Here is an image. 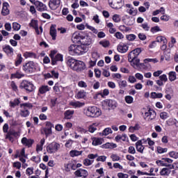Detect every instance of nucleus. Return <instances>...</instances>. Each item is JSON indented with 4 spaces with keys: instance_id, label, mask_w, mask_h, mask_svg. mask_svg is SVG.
Returning <instances> with one entry per match:
<instances>
[{
    "instance_id": "f257e3e1",
    "label": "nucleus",
    "mask_w": 178,
    "mask_h": 178,
    "mask_svg": "<svg viewBox=\"0 0 178 178\" xmlns=\"http://www.w3.org/2000/svg\"><path fill=\"white\" fill-rule=\"evenodd\" d=\"M67 66H69L72 70L75 72H83L86 70V63L81 60H77L73 58H70L67 62Z\"/></svg>"
},
{
    "instance_id": "f03ea898",
    "label": "nucleus",
    "mask_w": 178,
    "mask_h": 178,
    "mask_svg": "<svg viewBox=\"0 0 178 178\" xmlns=\"http://www.w3.org/2000/svg\"><path fill=\"white\" fill-rule=\"evenodd\" d=\"M68 51L70 55H72V56H74V55H84L88 51V47L82 44H72L69 47Z\"/></svg>"
},
{
    "instance_id": "7ed1b4c3",
    "label": "nucleus",
    "mask_w": 178,
    "mask_h": 178,
    "mask_svg": "<svg viewBox=\"0 0 178 178\" xmlns=\"http://www.w3.org/2000/svg\"><path fill=\"white\" fill-rule=\"evenodd\" d=\"M22 70L25 73H34V72L40 70V66L36 63L29 61L22 66Z\"/></svg>"
},
{
    "instance_id": "20e7f679",
    "label": "nucleus",
    "mask_w": 178,
    "mask_h": 178,
    "mask_svg": "<svg viewBox=\"0 0 178 178\" xmlns=\"http://www.w3.org/2000/svg\"><path fill=\"white\" fill-rule=\"evenodd\" d=\"M85 115L89 118H99L101 116V110L96 106H89L84 111Z\"/></svg>"
},
{
    "instance_id": "39448f33",
    "label": "nucleus",
    "mask_w": 178,
    "mask_h": 178,
    "mask_svg": "<svg viewBox=\"0 0 178 178\" xmlns=\"http://www.w3.org/2000/svg\"><path fill=\"white\" fill-rule=\"evenodd\" d=\"M102 105L104 109H115L118 106V102L112 99L104 100Z\"/></svg>"
},
{
    "instance_id": "423d86ee",
    "label": "nucleus",
    "mask_w": 178,
    "mask_h": 178,
    "mask_svg": "<svg viewBox=\"0 0 178 178\" xmlns=\"http://www.w3.org/2000/svg\"><path fill=\"white\" fill-rule=\"evenodd\" d=\"M59 148H60V145L58 143L53 142L47 146L46 149L49 154H55V152H58Z\"/></svg>"
},
{
    "instance_id": "0eeeda50",
    "label": "nucleus",
    "mask_w": 178,
    "mask_h": 178,
    "mask_svg": "<svg viewBox=\"0 0 178 178\" xmlns=\"http://www.w3.org/2000/svg\"><path fill=\"white\" fill-rule=\"evenodd\" d=\"M143 52V50L141 48H136L134 50H132L129 54H128V60L129 62H132V60H134L136 58H138V55H140Z\"/></svg>"
},
{
    "instance_id": "6e6552de",
    "label": "nucleus",
    "mask_w": 178,
    "mask_h": 178,
    "mask_svg": "<svg viewBox=\"0 0 178 178\" xmlns=\"http://www.w3.org/2000/svg\"><path fill=\"white\" fill-rule=\"evenodd\" d=\"M20 87H22V88H24V90L28 91V92H33V91L35 90V87H34L33 83L29 81H23L22 83H21Z\"/></svg>"
},
{
    "instance_id": "1a4fd4ad",
    "label": "nucleus",
    "mask_w": 178,
    "mask_h": 178,
    "mask_svg": "<svg viewBox=\"0 0 178 178\" xmlns=\"http://www.w3.org/2000/svg\"><path fill=\"white\" fill-rule=\"evenodd\" d=\"M155 118H156V112L151 108L146 111L143 115V118L145 119V120H148V122L154 120Z\"/></svg>"
},
{
    "instance_id": "9d476101",
    "label": "nucleus",
    "mask_w": 178,
    "mask_h": 178,
    "mask_svg": "<svg viewBox=\"0 0 178 178\" xmlns=\"http://www.w3.org/2000/svg\"><path fill=\"white\" fill-rule=\"evenodd\" d=\"M172 169H175V165H171L170 168L164 167L160 170V176H163L164 177H169L172 173Z\"/></svg>"
},
{
    "instance_id": "9b49d317",
    "label": "nucleus",
    "mask_w": 178,
    "mask_h": 178,
    "mask_svg": "<svg viewBox=\"0 0 178 178\" xmlns=\"http://www.w3.org/2000/svg\"><path fill=\"white\" fill-rule=\"evenodd\" d=\"M53 90L56 94H60V92H67L69 88L62 87L58 83H56L53 87Z\"/></svg>"
},
{
    "instance_id": "f8f14e48",
    "label": "nucleus",
    "mask_w": 178,
    "mask_h": 178,
    "mask_svg": "<svg viewBox=\"0 0 178 178\" xmlns=\"http://www.w3.org/2000/svg\"><path fill=\"white\" fill-rule=\"evenodd\" d=\"M35 6L38 12H45L48 10V7L47 5L40 1H36L35 2Z\"/></svg>"
},
{
    "instance_id": "ddd939ff",
    "label": "nucleus",
    "mask_w": 178,
    "mask_h": 178,
    "mask_svg": "<svg viewBox=\"0 0 178 178\" xmlns=\"http://www.w3.org/2000/svg\"><path fill=\"white\" fill-rule=\"evenodd\" d=\"M74 175L76 177L87 178L88 177V171L83 168H79L74 172Z\"/></svg>"
},
{
    "instance_id": "4468645a",
    "label": "nucleus",
    "mask_w": 178,
    "mask_h": 178,
    "mask_svg": "<svg viewBox=\"0 0 178 178\" xmlns=\"http://www.w3.org/2000/svg\"><path fill=\"white\" fill-rule=\"evenodd\" d=\"M22 145L27 147L28 148H31L34 144V140L31 138H27L26 137H23L21 140Z\"/></svg>"
},
{
    "instance_id": "2eb2a0df",
    "label": "nucleus",
    "mask_w": 178,
    "mask_h": 178,
    "mask_svg": "<svg viewBox=\"0 0 178 178\" xmlns=\"http://www.w3.org/2000/svg\"><path fill=\"white\" fill-rule=\"evenodd\" d=\"M80 42L83 47H88V45H91L92 44V39H91L90 36L86 35L81 38Z\"/></svg>"
},
{
    "instance_id": "dca6fc26",
    "label": "nucleus",
    "mask_w": 178,
    "mask_h": 178,
    "mask_svg": "<svg viewBox=\"0 0 178 178\" xmlns=\"http://www.w3.org/2000/svg\"><path fill=\"white\" fill-rule=\"evenodd\" d=\"M60 6V0H49V8L51 10H56Z\"/></svg>"
},
{
    "instance_id": "f3484780",
    "label": "nucleus",
    "mask_w": 178,
    "mask_h": 178,
    "mask_svg": "<svg viewBox=\"0 0 178 178\" xmlns=\"http://www.w3.org/2000/svg\"><path fill=\"white\" fill-rule=\"evenodd\" d=\"M9 8H10V6L9 5V3L8 2H3V6L1 9V15L3 16H8L10 13V10Z\"/></svg>"
},
{
    "instance_id": "a211bd4d",
    "label": "nucleus",
    "mask_w": 178,
    "mask_h": 178,
    "mask_svg": "<svg viewBox=\"0 0 178 178\" xmlns=\"http://www.w3.org/2000/svg\"><path fill=\"white\" fill-rule=\"evenodd\" d=\"M117 49L120 54H126L129 51V46L124 44V43H121L118 46Z\"/></svg>"
},
{
    "instance_id": "6ab92c4d",
    "label": "nucleus",
    "mask_w": 178,
    "mask_h": 178,
    "mask_svg": "<svg viewBox=\"0 0 178 178\" xmlns=\"http://www.w3.org/2000/svg\"><path fill=\"white\" fill-rule=\"evenodd\" d=\"M136 149L138 152H140V154H144V149L145 147L143 145V143H141V140H138L136 144Z\"/></svg>"
},
{
    "instance_id": "aec40b11",
    "label": "nucleus",
    "mask_w": 178,
    "mask_h": 178,
    "mask_svg": "<svg viewBox=\"0 0 178 178\" xmlns=\"http://www.w3.org/2000/svg\"><path fill=\"white\" fill-rule=\"evenodd\" d=\"M3 51H4L8 56H12V55H13V48L9 45L3 46Z\"/></svg>"
},
{
    "instance_id": "412c9836",
    "label": "nucleus",
    "mask_w": 178,
    "mask_h": 178,
    "mask_svg": "<svg viewBox=\"0 0 178 178\" xmlns=\"http://www.w3.org/2000/svg\"><path fill=\"white\" fill-rule=\"evenodd\" d=\"M70 106H72V108H82V106H84V103L80 102L79 101H71L70 102Z\"/></svg>"
},
{
    "instance_id": "4be33fe9",
    "label": "nucleus",
    "mask_w": 178,
    "mask_h": 178,
    "mask_svg": "<svg viewBox=\"0 0 178 178\" xmlns=\"http://www.w3.org/2000/svg\"><path fill=\"white\" fill-rule=\"evenodd\" d=\"M115 140L117 143L120 141H127L129 140V137H127L126 134H123L122 135H118L115 136Z\"/></svg>"
},
{
    "instance_id": "5701e85b",
    "label": "nucleus",
    "mask_w": 178,
    "mask_h": 178,
    "mask_svg": "<svg viewBox=\"0 0 178 178\" xmlns=\"http://www.w3.org/2000/svg\"><path fill=\"white\" fill-rule=\"evenodd\" d=\"M56 62H63V55L58 54L52 60V65H56Z\"/></svg>"
},
{
    "instance_id": "b1692460",
    "label": "nucleus",
    "mask_w": 178,
    "mask_h": 178,
    "mask_svg": "<svg viewBox=\"0 0 178 178\" xmlns=\"http://www.w3.org/2000/svg\"><path fill=\"white\" fill-rule=\"evenodd\" d=\"M50 35L52 40H56V25H51L50 27Z\"/></svg>"
},
{
    "instance_id": "393cba45",
    "label": "nucleus",
    "mask_w": 178,
    "mask_h": 178,
    "mask_svg": "<svg viewBox=\"0 0 178 178\" xmlns=\"http://www.w3.org/2000/svg\"><path fill=\"white\" fill-rule=\"evenodd\" d=\"M156 163L158 166H163L164 168L172 166V165L165 163V158L156 161Z\"/></svg>"
},
{
    "instance_id": "a878e982",
    "label": "nucleus",
    "mask_w": 178,
    "mask_h": 178,
    "mask_svg": "<svg viewBox=\"0 0 178 178\" xmlns=\"http://www.w3.org/2000/svg\"><path fill=\"white\" fill-rule=\"evenodd\" d=\"M44 144H45V138H42L40 140V144H38L36 145V152L38 154L39 152H41L43 149Z\"/></svg>"
},
{
    "instance_id": "bb28decb",
    "label": "nucleus",
    "mask_w": 178,
    "mask_h": 178,
    "mask_svg": "<svg viewBox=\"0 0 178 178\" xmlns=\"http://www.w3.org/2000/svg\"><path fill=\"white\" fill-rule=\"evenodd\" d=\"M86 95L87 92H86V91L80 90L76 94L75 98H76V99H83L86 97Z\"/></svg>"
},
{
    "instance_id": "cd10ccee",
    "label": "nucleus",
    "mask_w": 178,
    "mask_h": 178,
    "mask_svg": "<svg viewBox=\"0 0 178 178\" xmlns=\"http://www.w3.org/2000/svg\"><path fill=\"white\" fill-rule=\"evenodd\" d=\"M102 148L110 149H112L113 148H116L118 147V145L116 143H106V144L102 145Z\"/></svg>"
},
{
    "instance_id": "c85d7f7f",
    "label": "nucleus",
    "mask_w": 178,
    "mask_h": 178,
    "mask_svg": "<svg viewBox=\"0 0 178 178\" xmlns=\"http://www.w3.org/2000/svg\"><path fill=\"white\" fill-rule=\"evenodd\" d=\"M168 43H163L161 47V51H163V55H170V49H168Z\"/></svg>"
},
{
    "instance_id": "c756f323",
    "label": "nucleus",
    "mask_w": 178,
    "mask_h": 178,
    "mask_svg": "<svg viewBox=\"0 0 178 178\" xmlns=\"http://www.w3.org/2000/svg\"><path fill=\"white\" fill-rule=\"evenodd\" d=\"M177 79L176 72L171 71L168 73V79L170 81H175Z\"/></svg>"
},
{
    "instance_id": "7c9ffc66",
    "label": "nucleus",
    "mask_w": 178,
    "mask_h": 178,
    "mask_svg": "<svg viewBox=\"0 0 178 178\" xmlns=\"http://www.w3.org/2000/svg\"><path fill=\"white\" fill-rule=\"evenodd\" d=\"M92 145L97 146V145H101L102 144L104 140L101 138H93L92 139Z\"/></svg>"
},
{
    "instance_id": "2f4dec72",
    "label": "nucleus",
    "mask_w": 178,
    "mask_h": 178,
    "mask_svg": "<svg viewBox=\"0 0 178 178\" xmlns=\"http://www.w3.org/2000/svg\"><path fill=\"white\" fill-rule=\"evenodd\" d=\"M51 90V88L48 86H42L40 88H39L38 92L40 94H45V92H48Z\"/></svg>"
},
{
    "instance_id": "473e14b6",
    "label": "nucleus",
    "mask_w": 178,
    "mask_h": 178,
    "mask_svg": "<svg viewBox=\"0 0 178 178\" xmlns=\"http://www.w3.org/2000/svg\"><path fill=\"white\" fill-rule=\"evenodd\" d=\"M30 115V111L27 108H22L20 111V115L22 118H27Z\"/></svg>"
},
{
    "instance_id": "72a5a7b5",
    "label": "nucleus",
    "mask_w": 178,
    "mask_h": 178,
    "mask_svg": "<svg viewBox=\"0 0 178 178\" xmlns=\"http://www.w3.org/2000/svg\"><path fill=\"white\" fill-rule=\"evenodd\" d=\"M73 115H74V111L73 110H67L64 113L65 119H72Z\"/></svg>"
},
{
    "instance_id": "f704fd0d",
    "label": "nucleus",
    "mask_w": 178,
    "mask_h": 178,
    "mask_svg": "<svg viewBox=\"0 0 178 178\" xmlns=\"http://www.w3.org/2000/svg\"><path fill=\"white\" fill-rule=\"evenodd\" d=\"M99 126V123L95 122L89 126L88 130L90 133H94L95 131H97V127Z\"/></svg>"
},
{
    "instance_id": "c9c22d12",
    "label": "nucleus",
    "mask_w": 178,
    "mask_h": 178,
    "mask_svg": "<svg viewBox=\"0 0 178 178\" xmlns=\"http://www.w3.org/2000/svg\"><path fill=\"white\" fill-rule=\"evenodd\" d=\"M81 154H83V151L71 150L70 152V156H72V158H74V156H80Z\"/></svg>"
},
{
    "instance_id": "e433bc0d",
    "label": "nucleus",
    "mask_w": 178,
    "mask_h": 178,
    "mask_svg": "<svg viewBox=\"0 0 178 178\" xmlns=\"http://www.w3.org/2000/svg\"><path fill=\"white\" fill-rule=\"evenodd\" d=\"M163 97V94L161 92H152L151 93V98L155 99L156 98H162Z\"/></svg>"
},
{
    "instance_id": "4c0bfd02",
    "label": "nucleus",
    "mask_w": 178,
    "mask_h": 178,
    "mask_svg": "<svg viewBox=\"0 0 178 178\" xmlns=\"http://www.w3.org/2000/svg\"><path fill=\"white\" fill-rule=\"evenodd\" d=\"M115 0H108V5L113 9H120V6H116Z\"/></svg>"
},
{
    "instance_id": "58836bf2",
    "label": "nucleus",
    "mask_w": 178,
    "mask_h": 178,
    "mask_svg": "<svg viewBox=\"0 0 178 178\" xmlns=\"http://www.w3.org/2000/svg\"><path fill=\"white\" fill-rule=\"evenodd\" d=\"M129 62L131 63L133 67H138V66H140V59L138 58H134L132 61Z\"/></svg>"
},
{
    "instance_id": "ea45409f",
    "label": "nucleus",
    "mask_w": 178,
    "mask_h": 178,
    "mask_svg": "<svg viewBox=\"0 0 178 178\" xmlns=\"http://www.w3.org/2000/svg\"><path fill=\"white\" fill-rule=\"evenodd\" d=\"M12 76L15 77V79H22V77H24V74L21 71H17L15 74H12Z\"/></svg>"
},
{
    "instance_id": "a19ab883",
    "label": "nucleus",
    "mask_w": 178,
    "mask_h": 178,
    "mask_svg": "<svg viewBox=\"0 0 178 178\" xmlns=\"http://www.w3.org/2000/svg\"><path fill=\"white\" fill-rule=\"evenodd\" d=\"M23 56L25 59H27V58H35V54L30 51H26L24 53Z\"/></svg>"
},
{
    "instance_id": "79ce46f5",
    "label": "nucleus",
    "mask_w": 178,
    "mask_h": 178,
    "mask_svg": "<svg viewBox=\"0 0 178 178\" xmlns=\"http://www.w3.org/2000/svg\"><path fill=\"white\" fill-rule=\"evenodd\" d=\"M23 62V57H22V54H19L17 56V58L15 60V66H19Z\"/></svg>"
},
{
    "instance_id": "37998d69",
    "label": "nucleus",
    "mask_w": 178,
    "mask_h": 178,
    "mask_svg": "<svg viewBox=\"0 0 178 178\" xmlns=\"http://www.w3.org/2000/svg\"><path fill=\"white\" fill-rule=\"evenodd\" d=\"M156 42H163V44H168V40L165 36H158L156 38Z\"/></svg>"
},
{
    "instance_id": "c03bdc74",
    "label": "nucleus",
    "mask_w": 178,
    "mask_h": 178,
    "mask_svg": "<svg viewBox=\"0 0 178 178\" xmlns=\"http://www.w3.org/2000/svg\"><path fill=\"white\" fill-rule=\"evenodd\" d=\"M20 104V100L19 99H15L14 101L10 102V106L11 108H15V106H17Z\"/></svg>"
},
{
    "instance_id": "a18cd8bd",
    "label": "nucleus",
    "mask_w": 178,
    "mask_h": 178,
    "mask_svg": "<svg viewBox=\"0 0 178 178\" xmlns=\"http://www.w3.org/2000/svg\"><path fill=\"white\" fill-rule=\"evenodd\" d=\"M139 129H140V124H136L134 127H130L129 128V131L130 133H134L135 131H137V130H138Z\"/></svg>"
},
{
    "instance_id": "49530a36",
    "label": "nucleus",
    "mask_w": 178,
    "mask_h": 178,
    "mask_svg": "<svg viewBox=\"0 0 178 178\" xmlns=\"http://www.w3.org/2000/svg\"><path fill=\"white\" fill-rule=\"evenodd\" d=\"M72 40L75 43L79 42V41H81V40H80V35L78 33H73Z\"/></svg>"
},
{
    "instance_id": "de8ad7c7",
    "label": "nucleus",
    "mask_w": 178,
    "mask_h": 178,
    "mask_svg": "<svg viewBox=\"0 0 178 178\" xmlns=\"http://www.w3.org/2000/svg\"><path fill=\"white\" fill-rule=\"evenodd\" d=\"M118 86L120 88H126L127 87V81L126 80L118 81Z\"/></svg>"
},
{
    "instance_id": "09e8293b",
    "label": "nucleus",
    "mask_w": 178,
    "mask_h": 178,
    "mask_svg": "<svg viewBox=\"0 0 178 178\" xmlns=\"http://www.w3.org/2000/svg\"><path fill=\"white\" fill-rule=\"evenodd\" d=\"M119 30L122 33H128V31H130L131 29H130V27L129 26L121 25L119 26Z\"/></svg>"
},
{
    "instance_id": "8fccbe9b",
    "label": "nucleus",
    "mask_w": 178,
    "mask_h": 178,
    "mask_svg": "<svg viewBox=\"0 0 178 178\" xmlns=\"http://www.w3.org/2000/svg\"><path fill=\"white\" fill-rule=\"evenodd\" d=\"M92 60L97 61L98 59H99V54H98V51H94L92 52Z\"/></svg>"
},
{
    "instance_id": "3c124183",
    "label": "nucleus",
    "mask_w": 178,
    "mask_h": 178,
    "mask_svg": "<svg viewBox=\"0 0 178 178\" xmlns=\"http://www.w3.org/2000/svg\"><path fill=\"white\" fill-rule=\"evenodd\" d=\"M99 44L100 45H102L104 48H108V47H109V45H111L109 40H106L100 41Z\"/></svg>"
},
{
    "instance_id": "603ef678",
    "label": "nucleus",
    "mask_w": 178,
    "mask_h": 178,
    "mask_svg": "<svg viewBox=\"0 0 178 178\" xmlns=\"http://www.w3.org/2000/svg\"><path fill=\"white\" fill-rule=\"evenodd\" d=\"M112 129L111 128H106L102 131V136H109V134H112Z\"/></svg>"
},
{
    "instance_id": "864d4df0",
    "label": "nucleus",
    "mask_w": 178,
    "mask_h": 178,
    "mask_svg": "<svg viewBox=\"0 0 178 178\" xmlns=\"http://www.w3.org/2000/svg\"><path fill=\"white\" fill-rule=\"evenodd\" d=\"M31 161L35 163H40L41 162V157L40 156H33L31 157Z\"/></svg>"
},
{
    "instance_id": "5fc2aeb1",
    "label": "nucleus",
    "mask_w": 178,
    "mask_h": 178,
    "mask_svg": "<svg viewBox=\"0 0 178 178\" xmlns=\"http://www.w3.org/2000/svg\"><path fill=\"white\" fill-rule=\"evenodd\" d=\"M22 26L17 23V22H13V29L15 30V31H19L20 30Z\"/></svg>"
},
{
    "instance_id": "6e6d98bb",
    "label": "nucleus",
    "mask_w": 178,
    "mask_h": 178,
    "mask_svg": "<svg viewBox=\"0 0 178 178\" xmlns=\"http://www.w3.org/2000/svg\"><path fill=\"white\" fill-rule=\"evenodd\" d=\"M112 19L115 23H120V20H122V19L120 18V15H119L118 14L113 15Z\"/></svg>"
},
{
    "instance_id": "4d7b16f0",
    "label": "nucleus",
    "mask_w": 178,
    "mask_h": 178,
    "mask_svg": "<svg viewBox=\"0 0 178 178\" xmlns=\"http://www.w3.org/2000/svg\"><path fill=\"white\" fill-rule=\"evenodd\" d=\"M92 163H94L93 160H90L88 159H86L83 160V165L85 166H90V165H92Z\"/></svg>"
},
{
    "instance_id": "13d9d810",
    "label": "nucleus",
    "mask_w": 178,
    "mask_h": 178,
    "mask_svg": "<svg viewBox=\"0 0 178 178\" xmlns=\"http://www.w3.org/2000/svg\"><path fill=\"white\" fill-rule=\"evenodd\" d=\"M111 159L113 162H116L120 159V156L116 154H113L111 155Z\"/></svg>"
},
{
    "instance_id": "bf43d9fd",
    "label": "nucleus",
    "mask_w": 178,
    "mask_h": 178,
    "mask_svg": "<svg viewBox=\"0 0 178 178\" xmlns=\"http://www.w3.org/2000/svg\"><path fill=\"white\" fill-rule=\"evenodd\" d=\"M30 26L31 27H33L35 29L38 28V21L32 19L30 23Z\"/></svg>"
},
{
    "instance_id": "052dcab7",
    "label": "nucleus",
    "mask_w": 178,
    "mask_h": 178,
    "mask_svg": "<svg viewBox=\"0 0 178 178\" xmlns=\"http://www.w3.org/2000/svg\"><path fill=\"white\" fill-rule=\"evenodd\" d=\"M124 99L127 104H133V101H134V99L133 98V97L130 95L126 96Z\"/></svg>"
},
{
    "instance_id": "680f3d73",
    "label": "nucleus",
    "mask_w": 178,
    "mask_h": 178,
    "mask_svg": "<svg viewBox=\"0 0 178 178\" xmlns=\"http://www.w3.org/2000/svg\"><path fill=\"white\" fill-rule=\"evenodd\" d=\"M160 118L162 119V120H166V119L169 118V114H168L166 112H161L160 113Z\"/></svg>"
},
{
    "instance_id": "e2e57ef3",
    "label": "nucleus",
    "mask_w": 178,
    "mask_h": 178,
    "mask_svg": "<svg viewBox=\"0 0 178 178\" xmlns=\"http://www.w3.org/2000/svg\"><path fill=\"white\" fill-rule=\"evenodd\" d=\"M78 87H80V88H87V83L84 81H80L78 82Z\"/></svg>"
},
{
    "instance_id": "0e129e2a",
    "label": "nucleus",
    "mask_w": 178,
    "mask_h": 178,
    "mask_svg": "<svg viewBox=\"0 0 178 178\" xmlns=\"http://www.w3.org/2000/svg\"><path fill=\"white\" fill-rule=\"evenodd\" d=\"M157 152L159 154H165V152H168V148H163L162 147H158Z\"/></svg>"
},
{
    "instance_id": "69168bd1",
    "label": "nucleus",
    "mask_w": 178,
    "mask_h": 178,
    "mask_svg": "<svg viewBox=\"0 0 178 178\" xmlns=\"http://www.w3.org/2000/svg\"><path fill=\"white\" fill-rule=\"evenodd\" d=\"M159 79L163 82V83H166L168 81V76L165 74H163L159 76Z\"/></svg>"
},
{
    "instance_id": "338daca9",
    "label": "nucleus",
    "mask_w": 178,
    "mask_h": 178,
    "mask_svg": "<svg viewBox=\"0 0 178 178\" xmlns=\"http://www.w3.org/2000/svg\"><path fill=\"white\" fill-rule=\"evenodd\" d=\"M126 37L128 41H134L136 38V36L134 34L127 35Z\"/></svg>"
},
{
    "instance_id": "774afa93",
    "label": "nucleus",
    "mask_w": 178,
    "mask_h": 178,
    "mask_svg": "<svg viewBox=\"0 0 178 178\" xmlns=\"http://www.w3.org/2000/svg\"><path fill=\"white\" fill-rule=\"evenodd\" d=\"M117 176L118 178H129V175L124 174L123 172H118Z\"/></svg>"
}]
</instances>
